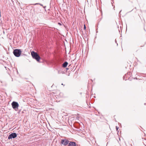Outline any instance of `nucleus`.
Here are the masks:
<instances>
[{"label":"nucleus","mask_w":146,"mask_h":146,"mask_svg":"<svg viewBox=\"0 0 146 146\" xmlns=\"http://www.w3.org/2000/svg\"><path fill=\"white\" fill-rule=\"evenodd\" d=\"M21 49H15L14 50L13 53L15 56L17 57H19L21 54Z\"/></svg>","instance_id":"obj_2"},{"label":"nucleus","mask_w":146,"mask_h":146,"mask_svg":"<svg viewBox=\"0 0 146 146\" xmlns=\"http://www.w3.org/2000/svg\"><path fill=\"white\" fill-rule=\"evenodd\" d=\"M70 141L66 139H63L61 140V143L64 145H66L69 143Z\"/></svg>","instance_id":"obj_4"},{"label":"nucleus","mask_w":146,"mask_h":146,"mask_svg":"<svg viewBox=\"0 0 146 146\" xmlns=\"http://www.w3.org/2000/svg\"><path fill=\"white\" fill-rule=\"evenodd\" d=\"M31 54L33 58L35 59L37 61H39L40 58L36 52L32 51L31 52Z\"/></svg>","instance_id":"obj_1"},{"label":"nucleus","mask_w":146,"mask_h":146,"mask_svg":"<svg viewBox=\"0 0 146 146\" xmlns=\"http://www.w3.org/2000/svg\"><path fill=\"white\" fill-rule=\"evenodd\" d=\"M121 11V10L120 11V13Z\"/></svg>","instance_id":"obj_12"},{"label":"nucleus","mask_w":146,"mask_h":146,"mask_svg":"<svg viewBox=\"0 0 146 146\" xmlns=\"http://www.w3.org/2000/svg\"><path fill=\"white\" fill-rule=\"evenodd\" d=\"M62 85H63V84H62Z\"/></svg>","instance_id":"obj_13"},{"label":"nucleus","mask_w":146,"mask_h":146,"mask_svg":"<svg viewBox=\"0 0 146 146\" xmlns=\"http://www.w3.org/2000/svg\"><path fill=\"white\" fill-rule=\"evenodd\" d=\"M17 136V135L16 133H13L9 135L8 137L9 139H11L12 138H14Z\"/></svg>","instance_id":"obj_5"},{"label":"nucleus","mask_w":146,"mask_h":146,"mask_svg":"<svg viewBox=\"0 0 146 146\" xmlns=\"http://www.w3.org/2000/svg\"><path fill=\"white\" fill-rule=\"evenodd\" d=\"M116 130L117 131L118 130V128H119L117 126H116Z\"/></svg>","instance_id":"obj_9"},{"label":"nucleus","mask_w":146,"mask_h":146,"mask_svg":"<svg viewBox=\"0 0 146 146\" xmlns=\"http://www.w3.org/2000/svg\"><path fill=\"white\" fill-rule=\"evenodd\" d=\"M11 105L13 109L15 110L16 109H18L19 106V105L18 103L15 102H13L11 104Z\"/></svg>","instance_id":"obj_3"},{"label":"nucleus","mask_w":146,"mask_h":146,"mask_svg":"<svg viewBox=\"0 0 146 146\" xmlns=\"http://www.w3.org/2000/svg\"><path fill=\"white\" fill-rule=\"evenodd\" d=\"M84 29H86V27L85 25H84Z\"/></svg>","instance_id":"obj_10"},{"label":"nucleus","mask_w":146,"mask_h":146,"mask_svg":"<svg viewBox=\"0 0 146 146\" xmlns=\"http://www.w3.org/2000/svg\"><path fill=\"white\" fill-rule=\"evenodd\" d=\"M68 63L67 62H65L63 64V67L64 68L66 67L67 65H68Z\"/></svg>","instance_id":"obj_7"},{"label":"nucleus","mask_w":146,"mask_h":146,"mask_svg":"<svg viewBox=\"0 0 146 146\" xmlns=\"http://www.w3.org/2000/svg\"><path fill=\"white\" fill-rule=\"evenodd\" d=\"M37 4H39V5H41V6H43V5L42 4H41L40 3H35V4H34V5H37Z\"/></svg>","instance_id":"obj_8"},{"label":"nucleus","mask_w":146,"mask_h":146,"mask_svg":"<svg viewBox=\"0 0 146 146\" xmlns=\"http://www.w3.org/2000/svg\"><path fill=\"white\" fill-rule=\"evenodd\" d=\"M68 144V146H76V143L74 142H69Z\"/></svg>","instance_id":"obj_6"},{"label":"nucleus","mask_w":146,"mask_h":146,"mask_svg":"<svg viewBox=\"0 0 146 146\" xmlns=\"http://www.w3.org/2000/svg\"><path fill=\"white\" fill-rule=\"evenodd\" d=\"M58 25H61V24L60 23H58Z\"/></svg>","instance_id":"obj_11"}]
</instances>
